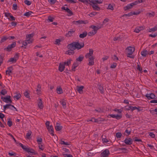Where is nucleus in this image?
<instances>
[{
  "label": "nucleus",
  "mask_w": 157,
  "mask_h": 157,
  "mask_svg": "<svg viewBox=\"0 0 157 157\" xmlns=\"http://www.w3.org/2000/svg\"><path fill=\"white\" fill-rule=\"evenodd\" d=\"M70 44L72 48H74L75 50L77 49L78 50L80 49L81 48L84 47V43H82L81 44H80L78 42H73Z\"/></svg>",
  "instance_id": "f257e3e1"
},
{
  "label": "nucleus",
  "mask_w": 157,
  "mask_h": 157,
  "mask_svg": "<svg viewBox=\"0 0 157 157\" xmlns=\"http://www.w3.org/2000/svg\"><path fill=\"white\" fill-rule=\"evenodd\" d=\"M16 46V42H14L11 44L9 45L6 48H4L5 50H6L8 52L10 51L12 48H14Z\"/></svg>",
  "instance_id": "f03ea898"
},
{
  "label": "nucleus",
  "mask_w": 157,
  "mask_h": 157,
  "mask_svg": "<svg viewBox=\"0 0 157 157\" xmlns=\"http://www.w3.org/2000/svg\"><path fill=\"white\" fill-rule=\"evenodd\" d=\"M70 44H69L67 45L68 48L70 50H68L66 52V54L69 55L73 54L74 53V50H75L74 48H72Z\"/></svg>",
  "instance_id": "7ed1b4c3"
},
{
  "label": "nucleus",
  "mask_w": 157,
  "mask_h": 157,
  "mask_svg": "<svg viewBox=\"0 0 157 157\" xmlns=\"http://www.w3.org/2000/svg\"><path fill=\"white\" fill-rule=\"evenodd\" d=\"M1 99L2 101L6 103L10 102L11 103L12 102V101L10 99V96H7L6 97H1Z\"/></svg>",
  "instance_id": "20e7f679"
},
{
  "label": "nucleus",
  "mask_w": 157,
  "mask_h": 157,
  "mask_svg": "<svg viewBox=\"0 0 157 157\" xmlns=\"http://www.w3.org/2000/svg\"><path fill=\"white\" fill-rule=\"evenodd\" d=\"M108 117H113L114 118H115L117 120H119L121 119L122 117V115L121 114H117L116 115L115 114H109Z\"/></svg>",
  "instance_id": "39448f33"
},
{
  "label": "nucleus",
  "mask_w": 157,
  "mask_h": 157,
  "mask_svg": "<svg viewBox=\"0 0 157 157\" xmlns=\"http://www.w3.org/2000/svg\"><path fill=\"white\" fill-rule=\"evenodd\" d=\"M109 154V151L107 149H106L101 153V157H107Z\"/></svg>",
  "instance_id": "423d86ee"
},
{
  "label": "nucleus",
  "mask_w": 157,
  "mask_h": 157,
  "mask_svg": "<svg viewBox=\"0 0 157 157\" xmlns=\"http://www.w3.org/2000/svg\"><path fill=\"white\" fill-rule=\"evenodd\" d=\"M128 50V54L129 55H132L135 50V48L134 47H128L126 48Z\"/></svg>",
  "instance_id": "0eeeda50"
},
{
  "label": "nucleus",
  "mask_w": 157,
  "mask_h": 157,
  "mask_svg": "<svg viewBox=\"0 0 157 157\" xmlns=\"http://www.w3.org/2000/svg\"><path fill=\"white\" fill-rule=\"evenodd\" d=\"M145 96L149 100L156 98V96L154 94L152 93L148 94H146Z\"/></svg>",
  "instance_id": "6e6552de"
},
{
  "label": "nucleus",
  "mask_w": 157,
  "mask_h": 157,
  "mask_svg": "<svg viewBox=\"0 0 157 157\" xmlns=\"http://www.w3.org/2000/svg\"><path fill=\"white\" fill-rule=\"evenodd\" d=\"M140 11L138 12H131L128 13L127 14H124L122 16V17H127V16L130 17V16H132L133 15H138L139 14H140Z\"/></svg>",
  "instance_id": "1a4fd4ad"
},
{
  "label": "nucleus",
  "mask_w": 157,
  "mask_h": 157,
  "mask_svg": "<svg viewBox=\"0 0 157 157\" xmlns=\"http://www.w3.org/2000/svg\"><path fill=\"white\" fill-rule=\"evenodd\" d=\"M124 142L127 145H131L132 143L133 140L130 138H126L124 140Z\"/></svg>",
  "instance_id": "9d476101"
},
{
  "label": "nucleus",
  "mask_w": 157,
  "mask_h": 157,
  "mask_svg": "<svg viewBox=\"0 0 157 157\" xmlns=\"http://www.w3.org/2000/svg\"><path fill=\"white\" fill-rule=\"evenodd\" d=\"M93 53V50L91 49L89 50V52L86 54L85 57L86 58H88L91 57H93L92 55Z\"/></svg>",
  "instance_id": "9b49d317"
},
{
  "label": "nucleus",
  "mask_w": 157,
  "mask_h": 157,
  "mask_svg": "<svg viewBox=\"0 0 157 157\" xmlns=\"http://www.w3.org/2000/svg\"><path fill=\"white\" fill-rule=\"evenodd\" d=\"M61 9L63 10H65L66 12L70 14V16L73 15V12L69 8L63 6L62 7Z\"/></svg>",
  "instance_id": "f8f14e48"
},
{
  "label": "nucleus",
  "mask_w": 157,
  "mask_h": 157,
  "mask_svg": "<svg viewBox=\"0 0 157 157\" xmlns=\"http://www.w3.org/2000/svg\"><path fill=\"white\" fill-rule=\"evenodd\" d=\"M91 6L93 7L94 10L97 11H99L100 10V8L98 7L97 4H94L91 3L90 4Z\"/></svg>",
  "instance_id": "ddd939ff"
},
{
  "label": "nucleus",
  "mask_w": 157,
  "mask_h": 157,
  "mask_svg": "<svg viewBox=\"0 0 157 157\" xmlns=\"http://www.w3.org/2000/svg\"><path fill=\"white\" fill-rule=\"evenodd\" d=\"M75 30L73 29H71L70 31L68 32L66 36L67 37H69L72 36L73 34L75 32Z\"/></svg>",
  "instance_id": "4468645a"
},
{
  "label": "nucleus",
  "mask_w": 157,
  "mask_h": 157,
  "mask_svg": "<svg viewBox=\"0 0 157 157\" xmlns=\"http://www.w3.org/2000/svg\"><path fill=\"white\" fill-rule=\"evenodd\" d=\"M89 59V63L88 65L89 66H92L94 64V58L93 57H91L88 58Z\"/></svg>",
  "instance_id": "2eb2a0df"
},
{
  "label": "nucleus",
  "mask_w": 157,
  "mask_h": 157,
  "mask_svg": "<svg viewBox=\"0 0 157 157\" xmlns=\"http://www.w3.org/2000/svg\"><path fill=\"white\" fill-rule=\"evenodd\" d=\"M65 68V65L62 63H60L59 67V70L60 72H62Z\"/></svg>",
  "instance_id": "dca6fc26"
},
{
  "label": "nucleus",
  "mask_w": 157,
  "mask_h": 157,
  "mask_svg": "<svg viewBox=\"0 0 157 157\" xmlns=\"http://www.w3.org/2000/svg\"><path fill=\"white\" fill-rule=\"evenodd\" d=\"M78 66V63L77 62H74L72 65V69L71 71H75V68Z\"/></svg>",
  "instance_id": "f3484780"
},
{
  "label": "nucleus",
  "mask_w": 157,
  "mask_h": 157,
  "mask_svg": "<svg viewBox=\"0 0 157 157\" xmlns=\"http://www.w3.org/2000/svg\"><path fill=\"white\" fill-rule=\"evenodd\" d=\"M14 94L15 95H14L13 98L15 100L16 99L17 100H18L21 98V95L19 93H15Z\"/></svg>",
  "instance_id": "a211bd4d"
},
{
  "label": "nucleus",
  "mask_w": 157,
  "mask_h": 157,
  "mask_svg": "<svg viewBox=\"0 0 157 157\" xmlns=\"http://www.w3.org/2000/svg\"><path fill=\"white\" fill-rule=\"evenodd\" d=\"M49 130L48 129L49 132L50 133V134L52 135V136H54V130L53 126L51 125H50V127H49Z\"/></svg>",
  "instance_id": "6ab92c4d"
},
{
  "label": "nucleus",
  "mask_w": 157,
  "mask_h": 157,
  "mask_svg": "<svg viewBox=\"0 0 157 157\" xmlns=\"http://www.w3.org/2000/svg\"><path fill=\"white\" fill-rule=\"evenodd\" d=\"M84 88V87L83 86H77V90L80 94H82L83 93V89Z\"/></svg>",
  "instance_id": "aec40b11"
},
{
  "label": "nucleus",
  "mask_w": 157,
  "mask_h": 157,
  "mask_svg": "<svg viewBox=\"0 0 157 157\" xmlns=\"http://www.w3.org/2000/svg\"><path fill=\"white\" fill-rule=\"evenodd\" d=\"M19 145L26 152L29 151V148H27L26 146L25 145H24L22 144L21 143H19Z\"/></svg>",
  "instance_id": "412c9836"
},
{
  "label": "nucleus",
  "mask_w": 157,
  "mask_h": 157,
  "mask_svg": "<svg viewBox=\"0 0 157 157\" xmlns=\"http://www.w3.org/2000/svg\"><path fill=\"white\" fill-rule=\"evenodd\" d=\"M62 127L60 125V124L58 123L56 124V125L55 126V128L57 131H59L62 129Z\"/></svg>",
  "instance_id": "4be33fe9"
},
{
  "label": "nucleus",
  "mask_w": 157,
  "mask_h": 157,
  "mask_svg": "<svg viewBox=\"0 0 157 157\" xmlns=\"http://www.w3.org/2000/svg\"><path fill=\"white\" fill-rule=\"evenodd\" d=\"M38 105L40 109H43V106L42 103V100L41 99H39Z\"/></svg>",
  "instance_id": "5701e85b"
},
{
  "label": "nucleus",
  "mask_w": 157,
  "mask_h": 157,
  "mask_svg": "<svg viewBox=\"0 0 157 157\" xmlns=\"http://www.w3.org/2000/svg\"><path fill=\"white\" fill-rule=\"evenodd\" d=\"M98 89L99 90L100 92L102 94L104 93V90L101 84H98Z\"/></svg>",
  "instance_id": "b1692460"
},
{
  "label": "nucleus",
  "mask_w": 157,
  "mask_h": 157,
  "mask_svg": "<svg viewBox=\"0 0 157 157\" xmlns=\"http://www.w3.org/2000/svg\"><path fill=\"white\" fill-rule=\"evenodd\" d=\"M133 6L132 3L128 4L127 6H124V9L125 10H127L130 9L132 8Z\"/></svg>",
  "instance_id": "393cba45"
},
{
  "label": "nucleus",
  "mask_w": 157,
  "mask_h": 157,
  "mask_svg": "<svg viewBox=\"0 0 157 157\" xmlns=\"http://www.w3.org/2000/svg\"><path fill=\"white\" fill-rule=\"evenodd\" d=\"M90 27L93 29H94L93 31L96 33H97V30L101 28L100 27H97L93 25H91Z\"/></svg>",
  "instance_id": "a878e982"
},
{
  "label": "nucleus",
  "mask_w": 157,
  "mask_h": 157,
  "mask_svg": "<svg viewBox=\"0 0 157 157\" xmlns=\"http://www.w3.org/2000/svg\"><path fill=\"white\" fill-rule=\"evenodd\" d=\"M79 1L85 3L86 5H87L90 4V5L91 3V1H90V0H78Z\"/></svg>",
  "instance_id": "bb28decb"
},
{
  "label": "nucleus",
  "mask_w": 157,
  "mask_h": 157,
  "mask_svg": "<svg viewBox=\"0 0 157 157\" xmlns=\"http://www.w3.org/2000/svg\"><path fill=\"white\" fill-rule=\"evenodd\" d=\"M87 33L86 31L83 32L82 33L80 34L79 35V36L80 38H83L87 36Z\"/></svg>",
  "instance_id": "cd10ccee"
},
{
  "label": "nucleus",
  "mask_w": 157,
  "mask_h": 157,
  "mask_svg": "<svg viewBox=\"0 0 157 157\" xmlns=\"http://www.w3.org/2000/svg\"><path fill=\"white\" fill-rule=\"evenodd\" d=\"M24 95L26 98H30V94L28 90H26V91L24 92Z\"/></svg>",
  "instance_id": "c85d7f7f"
},
{
  "label": "nucleus",
  "mask_w": 157,
  "mask_h": 157,
  "mask_svg": "<svg viewBox=\"0 0 157 157\" xmlns=\"http://www.w3.org/2000/svg\"><path fill=\"white\" fill-rule=\"evenodd\" d=\"M29 151H27V152L32 153L34 155H36L37 154V153L35 152V150L32 148H29Z\"/></svg>",
  "instance_id": "c756f323"
},
{
  "label": "nucleus",
  "mask_w": 157,
  "mask_h": 157,
  "mask_svg": "<svg viewBox=\"0 0 157 157\" xmlns=\"http://www.w3.org/2000/svg\"><path fill=\"white\" fill-rule=\"evenodd\" d=\"M84 58V57L82 55L78 57L76 59V62L78 61L81 62L83 60Z\"/></svg>",
  "instance_id": "7c9ffc66"
},
{
  "label": "nucleus",
  "mask_w": 157,
  "mask_h": 157,
  "mask_svg": "<svg viewBox=\"0 0 157 157\" xmlns=\"http://www.w3.org/2000/svg\"><path fill=\"white\" fill-rule=\"evenodd\" d=\"M32 132L31 131L29 130L28 132V133H27L26 135V137L27 139H30L31 138V137H30V136L31 135Z\"/></svg>",
  "instance_id": "2f4dec72"
},
{
  "label": "nucleus",
  "mask_w": 157,
  "mask_h": 157,
  "mask_svg": "<svg viewBox=\"0 0 157 157\" xmlns=\"http://www.w3.org/2000/svg\"><path fill=\"white\" fill-rule=\"evenodd\" d=\"M33 13L31 11H29V12H26L25 14H24V15L27 17H29L30 16L32 15V13Z\"/></svg>",
  "instance_id": "473e14b6"
},
{
  "label": "nucleus",
  "mask_w": 157,
  "mask_h": 157,
  "mask_svg": "<svg viewBox=\"0 0 157 157\" xmlns=\"http://www.w3.org/2000/svg\"><path fill=\"white\" fill-rule=\"evenodd\" d=\"M73 24L77 25L78 24H82V20H78V21H74L73 22Z\"/></svg>",
  "instance_id": "72a5a7b5"
},
{
  "label": "nucleus",
  "mask_w": 157,
  "mask_h": 157,
  "mask_svg": "<svg viewBox=\"0 0 157 157\" xmlns=\"http://www.w3.org/2000/svg\"><path fill=\"white\" fill-rule=\"evenodd\" d=\"M147 51L146 50H145L141 52V54L143 56L145 57L147 55Z\"/></svg>",
  "instance_id": "f704fd0d"
},
{
  "label": "nucleus",
  "mask_w": 157,
  "mask_h": 157,
  "mask_svg": "<svg viewBox=\"0 0 157 157\" xmlns=\"http://www.w3.org/2000/svg\"><path fill=\"white\" fill-rule=\"evenodd\" d=\"M63 108L64 109H65L66 108V103L65 101H60Z\"/></svg>",
  "instance_id": "c9c22d12"
},
{
  "label": "nucleus",
  "mask_w": 157,
  "mask_h": 157,
  "mask_svg": "<svg viewBox=\"0 0 157 157\" xmlns=\"http://www.w3.org/2000/svg\"><path fill=\"white\" fill-rule=\"evenodd\" d=\"M65 66V65H67V66H69V65L71 64V59H69L67 60V62H64L62 63Z\"/></svg>",
  "instance_id": "e433bc0d"
},
{
  "label": "nucleus",
  "mask_w": 157,
  "mask_h": 157,
  "mask_svg": "<svg viewBox=\"0 0 157 157\" xmlns=\"http://www.w3.org/2000/svg\"><path fill=\"white\" fill-rule=\"evenodd\" d=\"M11 105L10 104H7L3 106V112H5V110L6 109L10 108L9 107Z\"/></svg>",
  "instance_id": "4c0bfd02"
},
{
  "label": "nucleus",
  "mask_w": 157,
  "mask_h": 157,
  "mask_svg": "<svg viewBox=\"0 0 157 157\" xmlns=\"http://www.w3.org/2000/svg\"><path fill=\"white\" fill-rule=\"evenodd\" d=\"M91 3L94 4H96L97 3L100 4L102 3V2H101V0H91Z\"/></svg>",
  "instance_id": "58836bf2"
},
{
  "label": "nucleus",
  "mask_w": 157,
  "mask_h": 157,
  "mask_svg": "<svg viewBox=\"0 0 157 157\" xmlns=\"http://www.w3.org/2000/svg\"><path fill=\"white\" fill-rule=\"evenodd\" d=\"M17 60L14 58H11L7 61L8 63L12 62V63H16Z\"/></svg>",
  "instance_id": "ea45409f"
},
{
  "label": "nucleus",
  "mask_w": 157,
  "mask_h": 157,
  "mask_svg": "<svg viewBox=\"0 0 157 157\" xmlns=\"http://www.w3.org/2000/svg\"><path fill=\"white\" fill-rule=\"evenodd\" d=\"M139 108H140V107H137L136 106L133 107V106H131V110H132V111H133L134 110L137 109L138 110V111L139 112L140 110L139 109Z\"/></svg>",
  "instance_id": "a19ab883"
},
{
  "label": "nucleus",
  "mask_w": 157,
  "mask_h": 157,
  "mask_svg": "<svg viewBox=\"0 0 157 157\" xmlns=\"http://www.w3.org/2000/svg\"><path fill=\"white\" fill-rule=\"evenodd\" d=\"M34 35V33H32L31 34H28L26 36V39H29V38H30V39H31V38L33 37Z\"/></svg>",
  "instance_id": "79ce46f5"
},
{
  "label": "nucleus",
  "mask_w": 157,
  "mask_h": 157,
  "mask_svg": "<svg viewBox=\"0 0 157 157\" xmlns=\"http://www.w3.org/2000/svg\"><path fill=\"white\" fill-rule=\"evenodd\" d=\"M56 90L57 92V93L58 94H61L63 93V90H62L61 87H59V88H57L56 89Z\"/></svg>",
  "instance_id": "37998d69"
},
{
  "label": "nucleus",
  "mask_w": 157,
  "mask_h": 157,
  "mask_svg": "<svg viewBox=\"0 0 157 157\" xmlns=\"http://www.w3.org/2000/svg\"><path fill=\"white\" fill-rule=\"evenodd\" d=\"M11 119L9 118V120L8 121L7 124L9 127H11L12 125V122L11 121Z\"/></svg>",
  "instance_id": "c03bdc74"
},
{
  "label": "nucleus",
  "mask_w": 157,
  "mask_h": 157,
  "mask_svg": "<svg viewBox=\"0 0 157 157\" xmlns=\"http://www.w3.org/2000/svg\"><path fill=\"white\" fill-rule=\"evenodd\" d=\"M96 33L93 31H92L89 32L88 33V35L89 36H92L94 35Z\"/></svg>",
  "instance_id": "a18cd8bd"
},
{
  "label": "nucleus",
  "mask_w": 157,
  "mask_h": 157,
  "mask_svg": "<svg viewBox=\"0 0 157 157\" xmlns=\"http://www.w3.org/2000/svg\"><path fill=\"white\" fill-rule=\"evenodd\" d=\"M157 30V27L156 26H155L153 28L151 29H150L149 32H151L152 31L155 32Z\"/></svg>",
  "instance_id": "49530a36"
},
{
  "label": "nucleus",
  "mask_w": 157,
  "mask_h": 157,
  "mask_svg": "<svg viewBox=\"0 0 157 157\" xmlns=\"http://www.w3.org/2000/svg\"><path fill=\"white\" fill-rule=\"evenodd\" d=\"M60 144H64L65 145H68L70 144L68 142H65L64 141L62 140H61Z\"/></svg>",
  "instance_id": "de8ad7c7"
},
{
  "label": "nucleus",
  "mask_w": 157,
  "mask_h": 157,
  "mask_svg": "<svg viewBox=\"0 0 157 157\" xmlns=\"http://www.w3.org/2000/svg\"><path fill=\"white\" fill-rule=\"evenodd\" d=\"M24 2L25 4L28 6L30 5L31 4V2L30 1L27 0H25Z\"/></svg>",
  "instance_id": "09e8293b"
},
{
  "label": "nucleus",
  "mask_w": 157,
  "mask_h": 157,
  "mask_svg": "<svg viewBox=\"0 0 157 157\" xmlns=\"http://www.w3.org/2000/svg\"><path fill=\"white\" fill-rule=\"evenodd\" d=\"M37 141L38 143L39 144H40L41 143V142L42 141V139L41 137H38L37 138Z\"/></svg>",
  "instance_id": "8fccbe9b"
},
{
  "label": "nucleus",
  "mask_w": 157,
  "mask_h": 157,
  "mask_svg": "<svg viewBox=\"0 0 157 157\" xmlns=\"http://www.w3.org/2000/svg\"><path fill=\"white\" fill-rule=\"evenodd\" d=\"M121 134L120 132H118L116 134V136L117 138H120L121 136Z\"/></svg>",
  "instance_id": "3c124183"
},
{
  "label": "nucleus",
  "mask_w": 157,
  "mask_h": 157,
  "mask_svg": "<svg viewBox=\"0 0 157 157\" xmlns=\"http://www.w3.org/2000/svg\"><path fill=\"white\" fill-rule=\"evenodd\" d=\"M8 38L6 36H4L3 38H2L0 41L1 43H2V42H4Z\"/></svg>",
  "instance_id": "603ef678"
},
{
  "label": "nucleus",
  "mask_w": 157,
  "mask_h": 157,
  "mask_svg": "<svg viewBox=\"0 0 157 157\" xmlns=\"http://www.w3.org/2000/svg\"><path fill=\"white\" fill-rule=\"evenodd\" d=\"M1 93L2 94L4 95L7 94V91L5 89H4L2 90Z\"/></svg>",
  "instance_id": "864d4df0"
},
{
  "label": "nucleus",
  "mask_w": 157,
  "mask_h": 157,
  "mask_svg": "<svg viewBox=\"0 0 157 157\" xmlns=\"http://www.w3.org/2000/svg\"><path fill=\"white\" fill-rule=\"evenodd\" d=\"M48 1L51 4H54L57 2L56 0H48Z\"/></svg>",
  "instance_id": "5fc2aeb1"
},
{
  "label": "nucleus",
  "mask_w": 157,
  "mask_h": 157,
  "mask_svg": "<svg viewBox=\"0 0 157 157\" xmlns=\"http://www.w3.org/2000/svg\"><path fill=\"white\" fill-rule=\"evenodd\" d=\"M50 124V122L49 121H47L45 123L46 126L48 129H49Z\"/></svg>",
  "instance_id": "6e6d98bb"
},
{
  "label": "nucleus",
  "mask_w": 157,
  "mask_h": 157,
  "mask_svg": "<svg viewBox=\"0 0 157 157\" xmlns=\"http://www.w3.org/2000/svg\"><path fill=\"white\" fill-rule=\"evenodd\" d=\"M107 9L113 10L114 9L113 6L111 4H109L108 6V7Z\"/></svg>",
  "instance_id": "4d7b16f0"
},
{
  "label": "nucleus",
  "mask_w": 157,
  "mask_h": 157,
  "mask_svg": "<svg viewBox=\"0 0 157 157\" xmlns=\"http://www.w3.org/2000/svg\"><path fill=\"white\" fill-rule=\"evenodd\" d=\"M8 19L11 21H14L15 20V18L12 15H11L10 17H8Z\"/></svg>",
  "instance_id": "13d9d810"
},
{
  "label": "nucleus",
  "mask_w": 157,
  "mask_h": 157,
  "mask_svg": "<svg viewBox=\"0 0 157 157\" xmlns=\"http://www.w3.org/2000/svg\"><path fill=\"white\" fill-rule=\"evenodd\" d=\"M8 135L10 136L12 138V139H13L14 140L15 142L16 143V144H17L18 143L17 142L16 140L14 137L11 134L9 133L8 134Z\"/></svg>",
  "instance_id": "bf43d9fd"
},
{
  "label": "nucleus",
  "mask_w": 157,
  "mask_h": 157,
  "mask_svg": "<svg viewBox=\"0 0 157 157\" xmlns=\"http://www.w3.org/2000/svg\"><path fill=\"white\" fill-rule=\"evenodd\" d=\"M137 69L141 73L142 72V68L140 67V66L139 64L137 65Z\"/></svg>",
  "instance_id": "052dcab7"
},
{
  "label": "nucleus",
  "mask_w": 157,
  "mask_h": 157,
  "mask_svg": "<svg viewBox=\"0 0 157 157\" xmlns=\"http://www.w3.org/2000/svg\"><path fill=\"white\" fill-rule=\"evenodd\" d=\"M98 13L96 12H93L90 13V17H92L93 16H95Z\"/></svg>",
  "instance_id": "680f3d73"
},
{
  "label": "nucleus",
  "mask_w": 157,
  "mask_h": 157,
  "mask_svg": "<svg viewBox=\"0 0 157 157\" xmlns=\"http://www.w3.org/2000/svg\"><path fill=\"white\" fill-rule=\"evenodd\" d=\"M109 21V19L108 18H105L103 22V24H105L107 22Z\"/></svg>",
  "instance_id": "e2e57ef3"
},
{
  "label": "nucleus",
  "mask_w": 157,
  "mask_h": 157,
  "mask_svg": "<svg viewBox=\"0 0 157 157\" xmlns=\"http://www.w3.org/2000/svg\"><path fill=\"white\" fill-rule=\"evenodd\" d=\"M117 66V63H114L111 64L110 67L111 68H115Z\"/></svg>",
  "instance_id": "0e129e2a"
},
{
  "label": "nucleus",
  "mask_w": 157,
  "mask_h": 157,
  "mask_svg": "<svg viewBox=\"0 0 157 157\" xmlns=\"http://www.w3.org/2000/svg\"><path fill=\"white\" fill-rule=\"evenodd\" d=\"M37 89L36 90L37 92L38 93L40 91L41 86L40 84H38L37 86Z\"/></svg>",
  "instance_id": "69168bd1"
},
{
  "label": "nucleus",
  "mask_w": 157,
  "mask_h": 157,
  "mask_svg": "<svg viewBox=\"0 0 157 157\" xmlns=\"http://www.w3.org/2000/svg\"><path fill=\"white\" fill-rule=\"evenodd\" d=\"M149 135L152 138H154L155 136V134H154L153 132H150L149 133Z\"/></svg>",
  "instance_id": "338daca9"
},
{
  "label": "nucleus",
  "mask_w": 157,
  "mask_h": 157,
  "mask_svg": "<svg viewBox=\"0 0 157 157\" xmlns=\"http://www.w3.org/2000/svg\"><path fill=\"white\" fill-rule=\"evenodd\" d=\"M63 155L65 157H72V156L71 154H63Z\"/></svg>",
  "instance_id": "774afa93"
}]
</instances>
